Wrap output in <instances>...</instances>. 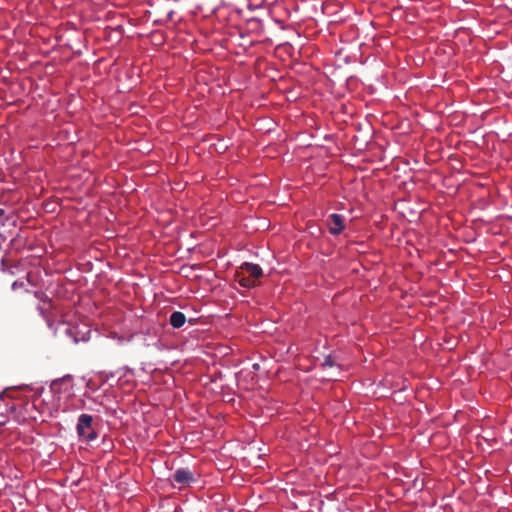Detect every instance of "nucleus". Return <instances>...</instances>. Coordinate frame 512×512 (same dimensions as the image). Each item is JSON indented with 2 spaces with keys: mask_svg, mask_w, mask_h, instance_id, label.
Instances as JSON below:
<instances>
[{
  "mask_svg": "<svg viewBox=\"0 0 512 512\" xmlns=\"http://www.w3.org/2000/svg\"><path fill=\"white\" fill-rule=\"evenodd\" d=\"M93 416L89 414H81L78 418L76 426L77 434L80 439L91 442L97 438V433L92 426Z\"/></svg>",
  "mask_w": 512,
  "mask_h": 512,
  "instance_id": "obj_1",
  "label": "nucleus"
},
{
  "mask_svg": "<svg viewBox=\"0 0 512 512\" xmlns=\"http://www.w3.org/2000/svg\"><path fill=\"white\" fill-rule=\"evenodd\" d=\"M173 483L179 485V488L190 485L196 481V474L187 467L177 469L172 476Z\"/></svg>",
  "mask_w": 512,
  "mask_h": 512,
  "instance_id": "obj_2",
  "label": "nucleus"
},
{
  "mask_svg": "<svg viewBox=\"0 0 512 512\" xmlns=\"http://www.w3.org/2000/svg\"><path fill=\"white\" fill-rule=\"evenodd\" d=\"M326 223L332 235H339L345 229L344 217L337 213L330 214Z\"/></svg>",
  "mask_w": 512,
  "mask_h": 512,
  "instance_id": "obj_3",
  "label": "nucleus"
},
{
  "mask_svg": "<svg viewBox=\"0 0 512 512\" xmlns=\"http://www.w3.org/2000/svg\"><path fill=\"white\" fill-rule=\"evenodd\" d=\"M240 269L242 270V272H245L248 276L254 278L255 281L262 276V268L257 264L244 262L240 266Z\"/></svg>",
  "mask_w": 512,
  "mask_h": 512,
  "instance_id": "obj_4",
  "label": "nucleus"
},
{
  "mask_svg": "<svg viewBox=\"0 0 512 512\" xmlns=\"http://www.w3.org/2000/svg\"><path fill=\"white\" fill-rule=\"evenodd\" d=\"M186 322V316L180 311H174L170 315L169 323L173 328H181Z\"/></svg>",
  "mask_w": 512,
  "mask_h": 512,
  "instance_id": "obj_5",
  "label": "nucleus"
},
{
  "mask_svg": "<svg viewBox=\"0 0 512 512\" xmlns=\"http://www.w3.org/2000/svg\"><path fill=\"white\" fill-rule=\"evenodd\" d=\"M237 281L240 286L246 288H251L256 285V281L254 280V278L248 276L245 272H242L241 269L239 272H237Z\"/></svg>",
  "mask_w": 512,
  "mask_h": 512,
  "instance_id": "obj_6",
  "label": "nucleus"
},
{
  "mask_svg": "<svg viewBox=\"0 0 512 512\" xmlns=\"http://www.w3.org/2000/svg\"><path fill=\"white\" fill-rule=\"evenodd\" d=\"M336 365L334 358L331 355H328L324 358V361L322 363L323 367H334Z\"/></svg>",
  "mask_w": 512,
  "mask_h": 512,
  "instance_id": "obj_7",
  "label": "nucleus"
},
{
  "mask_svg": "<svg viewBox=\"0 0 512 512\" xmlns=\"http://www.w3.org/2000/svg\"><path fill=\"white\" fill-rule=\"evenodd\" d=\"M5 215V210L4 209H0V223L3 225V222H2V219ZM0 237H5L4 234L0 231Z\"/></svg>",
  "mask_w": 512,
  "mask_h": 512,
  "instance_id": "obj_8",
  "label": "nucleus"
},
{
  "mask_svg": "<svg viewBox=\"0 0 512 512\" xmlns=\"http://www.w3.org/2000/svg\"><path fill=\"white\" fill-rule=\"evenodd\" d=\"M12 288L15 290L16 288H19L18 282L15 281L12 285Z\"/></svg>",
  "mask_w": 512,
  "mask_h": 512,
  "instance_id": "obj_9",
  "label": "nucleus"
},
{
  "mask_svg": "<svg viewBox=\"0 0 512 512\" xmlns=\"http://www.w3.org/2000/svg\"><path fill=\"white\" fill-rule=\"evenodd\" d=\"M12 288L15 290L16 288H19L18 282L15 281L12 285Z\"/></svg>",
  "mask_w": 512,
  "mask_h": 512,
  "instance_id": "obj_10",
  "label": "nucleus"
}]
</instances>
